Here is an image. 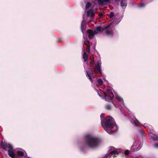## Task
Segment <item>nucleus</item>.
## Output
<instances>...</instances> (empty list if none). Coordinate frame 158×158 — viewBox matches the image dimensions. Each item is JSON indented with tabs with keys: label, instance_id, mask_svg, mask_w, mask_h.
<instances>
[{
	"label": "nucleus",
	"instance_id": "obj_1",
	"mask_svg": "<svg viewBox=\"0 0 158 158\" xmlns=\"http://www.w3.org/2000/svg\"><path fill=\"white\" fill-rule=\"evenodd\" d=\"M115 122L114 118L111 117H106L101 122V125L105 130L108 133H113L115 130L112 129L115 126Z\"/></svg>",
	"mask_w": 158,
	"mask_h": 158
},
{
	"label": "nucleus",
	"instance_id": "obj_2",
	"mask_svg": "<svg viewBox=\"0 0 158 158\" xmlns=\"http://www.w3.org/2000/svg\"><path fill=\"white\" fill-rule=\"evenodd\" d=\"M100 141V139L98 137L87 136L85 141V144L87 148L94 149L98 146Z\"/></svg>",
	"mask_w": 158,
	"mask_h": 158
},
{
	"label": "nucleus",
	"instance_id": "obj_3",
	"mask_svg": "<svg viewBox=\"0 0 158 158\" xmlns=\"http://www.w3.org/2000/svg\"><path fill=\"white\" fill-rule=\"evenodd\" d=\"M94 72L96 74H100L101 75L102 74L101 69V65L100 64L98 60H97L95 64V67L94 68H90V71H86V76L89 78V79L92 83L93 82L92 78L94 77Z\"/></svg>",
	"mask_w": 158,
	"mask_h": 158
},
{
	"label": "nucleus",
	"instance_id": "obj_4",
	"mask_svg": "<svg viewBox=\"0 0 158 158\" xmlns=\"http://www.w3.org/2000/svg\"><path fill=\"white\" fill-rule=\"evenodd\" d=\"M110 148L109 153L106 156L107 158H110L111 156H112L113 158L117 157L119 152L118 151V150L115 149L113 147H111Z\"/></svg>",
	"mask_w": 158,
	"mask_h": 158
},
{
	"label": "nucleus",
	"instance_id": "obj_5",
	"mask_svg": "<svg viewBox=\"0 0 158 158\" xmlns=\"http://www.w3.org/2000/svg\"><path fill=\"white\" fill-rule=\"evenodd\" d=\"M104 96L106 100L110 102L113 98L114 95L112 92L109 90H107L106 93L105 94Z\"/></svg>",
	"mask_w": 158,
	"mask_h": 158
},
{
	"label": "nucleus",
	"instance_id": "obj_6",
	"mask_svg": "<svg viewBox=\"0 0 158 158\" xmlns=\"http://www.w3.org/2000/svg\"><path fill=\"white\" fill-rule=\"evenodd\" d=\"M1 145L3 149L7 152L13 148L12 146L9 143L2 142Z\"/></svg>",
	"mask_w": 158,
	"mask_h": 158
},
{
	"label": "nucleus",
	"instance_id": "obj_7",
	"mask_svg": "<svg viewBox=\"0 0 158 158\" xmlns=\"http://www.w3.org/2000/svg\"><path fill=\"white\" fill-rule=\"evenodd\" d=\"M9 156L12 158H17V156L16 152L14 150L13 148L8 152Z\"/></svg>",
	"mask_w": 158,
	"mask_h": 158
},
{
	"label": "nucleus",
	"instance_id": "obj_8",
	"mask_svg": "<svg viewBox=\"0 0 158 158\" xmlns=\"http://www.w3.org/2000/svg\"><path fill=\"white\" fill-rule=\"evenodd\" d=\"M88 34V36L89 39H92L95 35V33H94L93 31L91 29L88 30L87 31Z\"/></svg>",
	"mask_w": 158,
	"mask_h": 158
},
{
	"label": "nucleus",
	"instance_id": "obj_9",
	"mask_svg": "<svg viewBox=\"0 0 158 158\" xmlns=\"http://www.w3.org/2000/svg\"><path fill=\"white\" fill-rule=\"evenodd\" d=\"M110 25L111 24H110L109 25L105 27L104 28L101 27H98L96 28V30L98 32H102L105 29H107L109 28Z\"/></svg>",
	"mask_w": 158,
	"mask_h": 158
},
{
	"label": "nucleus",
	"instance_id": "obj_10",
	"mask_svg": "<svg viewBox=\"0 0 158 158\" xmlns=\"http://www.w3.org/2000/svg\"><path fill=\"white\" fill-rule=\"evenodd\" d=\"M140 147L139 145L137 144L135 145L134 144L132 145L131 146V148L133 149V151H136L139 150L140 149Z\"/></svg>",
	"mask_w": 158,
	"mask_h": 158
},
{
	"label": "nucleus",
	"instance_id": "obj_11",
	"mask_svg": "<svg viewBox=\"0 0 158 158\" xmlns=\"http://www.w3.org/2000/svg\"><path fill=\"white\" fill-rule=\"evenodd\" d=\"M87 15L90 17H93L94 15V10L91 9L87 11Z\"/></svg>",
	"mask_w": 158,
	"mask_h": 158
},
{
	"label": "nucleus",
	"instance_id": "obj_12",
	"mask_svg": "<svg viewBox=\"0 0 158 158\" xmlns=\"http://www.w3.org/2000/svg\"><path fill=\"white\" fill-rule=\"evenodd\" d=\"M110 1V0H98V4L100 5H102L104 2H108Z\"/></svg>",
	"mask_w": 158,
	"mask_h": 158
},
{
	"label": "nucleus",
	"instance_id": "obj_13",
	"mask_svg": "<svg viewBox=\"0 0 158 158\" xmlns=\"http://www.w3.org/2000/svg\"><path fill=\"white\" fill-rule=\"evenodd\" d=\"M23 151H20V156H24L25 158H26L27 156V154L25 151L23 150Z\"/></svg>",
	"mask_w": 158,
	"mask_h": 158
},
{
	"label": "nucleus",
	"instance_id": "obj_14",
	"mask_svg": "<svg viewBox=\"0 0 158 158\" xmlns=\"http://www.w3.org/2000/svg\"><path fill=\"white\" fill-rule=\"evenodd\" d=\"M82 58L84 59V62H86L88 60V55L86 52H85L84 53L83 55Z\"/></svg>",
	"mask_w": 158,
	"mask_h": 158
},
{
	"label": "nucleus",
	"instance_id": "obj_15",
	"mask_svg": "<svg viewBox=\"0 0 158 158\" xmlns=\"http://www.w3.org/2000/svg\"><path fill=\"white\" fill-rule=\"evenodd\" d=\"M121 5L122 7H126L127 5V3L126 0H122L121 2Z\"/></svg>",
	"mask_w": 158,
	"mask_h": 158
},
{
	"label": "nucleus",
	"instance_id": "obj_16",
	"mask_svg": "<svg viewBox=\"0 0 158 158\" xmlns=\"http://www.w3.org/2000/svg\"><path fill=\"white\" fill-rule=\"evenodd\" d=\"M105 33L107 35H110L113 36V31L112 30H107L105 31Z\"/></svg>",
	"mask_w": 158,
	"mask_h": 158
},
{
	"label": "nucleus",
	"instance_id": "obj_17",
	"mask_svg": "<svg viewBox=\"0 0 158 158\" xmlns=\"http://www.w3.org/2000/svg\"><path fill=\"white\" fill-rule=\"evenodd\" d=\"M105 108L107 110H110L112 109V107L109 104H106L105 106Z\"/></svg>",
	"mask_w": 158,
	"mask_h": 158
},
{
	"label": "nucleus",
	"instance_id": "obj_18",
	"mask_svg": "<svg viewBox=\"0 0 158 158\" xmlns=\"http://www.w3.org/2000/svg\"><path fill=\"white\" fill-rule=\"evenodd\" d=\"M97 82L99 85H102L103 84V81L101 79H98Z\"/></svg>",
	"mask_w": 158,
	"mask_h": 158
},
{
	"label": "nucleus",
	"instance_id": "obj_19",
	"mask_svg": "<svg viewBox=\"0 0 158 158\" xmlns=\"http://www.w3.org/2000/svg\"><path fill=\"white\" fill-rule=\"evenodd\" d=\"M152 139L154 141H158V135H155L152 137Z\"/></svg>",
	"mask_w": 158,
	"mask_h": 158
},
{
	"label": "nucleus",
	"instance_id": "obj_20",
	"mask_svg": "<svg viewBox=\"0 0 158 158\" xmlns=\"http://www.w3.org/2000/svg\"><path fill=\"white\" fill-rule=\"evenodd\" d=\"M91 3L90 2H87L85 6L86 9H87L88 8L90 7V6H91Z\"/></svg>",
	"mask_w": 158,
	"mask_h": 158
},
{
	"label": "nucleus",
	"instance_id": "obj_21",
	"mask_svg": "<svg viewBox=\"0 0 158 158\" xmlns=\"http://www.w3.org/2000/svg\"><path fill=\"white\" fill-rule=\"evenodd\" d=\"M139 6L140 7H144L145 6V5H144V3L141 2L139 3L138 4Z\"/></svg>",
	"mask_w": 158,
	"mask_h": 158
},
{
	"label": "nucleus",
	"instance_id": "obj_22",
	"mask_svg": "<svg viewBox=\"0 0 158 158\" xmlns=\"http://www.w3.org/2000/svg\"><path fill=\"white\" fill-rule=\"evenodd\" d=\"M117 98L119 101L121 102L122 103H123V99L122 98L120 97H117Z\"/></svg>",
	"mask_w": 158,
	"mask_h": 158
},
{
	"label": "nucleus",
	"instance_id": "obj_23",
	"mask_svg": "<svg viewBox=\"0 0 158 158\" xmlns=\"http://www.w3.org/2000/svg\"><path fill=\"white\" fill-rule=\"evenodd\" d=\"M114 16V14L113 12H111L110 14L109 17L110 18H112Z\"/></svg>",
	"mask_w": 158,
	"mask_h": 158
},
{
	"label": "nucleus",
	"instance_id": "obj_24",
	"mask_svg": "<svg viewBox=\"0 0 158 158\" xmlns=\"http://www.w3.org/2000/svg\"><path fill=\"white\" fill-rule=\"evenodd\" d=\"M130 152V151L128 150L125 151L124 152V154L126 155H129Z\"/></svg>",
	"mask_w": 158,
	"mask_h": 158
},
{
	"label": "nucleus",
	"instance_id": "obj_25",
	"mask_svg": "<svg viewBox=\"0 0 158 158\" xmlns=\"http://www.w3.org/2000/svg\"><path fill=\"white\" fill-rule=\"evenodd\" d=\"M139 131V133L142 135H143V131L142 130H138Z\"/></svg>",
	"mask_w": 158,
	"mask_h": 158
},
{
	"label": "nucleus",
	"instance_id": "obj_26",
	"mask_svg": "<svg viewBox=\"0 0 158 158\" xmlns=\"http://www.w3.org/2000/svg\"><path fill=\"white\" fill-rule=\"evenodd\" d=\"M98 15L100 17H102L103 16V14L102 13V12H100L99 13V14H98Z\"/></svg>",
	"mask_w": 158,
	"mask_h": 158
},
{
	"label": "nucleus",
	"instance_id": "obj_27",
	"mask_svg": "<svg viewBox=\"0 0 158 158\" xmlns=\"http://www.w3.org/2000/svg\"><path fill=\"white\" fill-rule=\"evenodd\" d=\"M113 103L114 104V106H115L116 107L118 108V107H119V106L118 104H116L114 102H113Z\"/></svg>",
	"mask_w": 158,
	"mask_h": 158
},
{
	"label": "nucleus",
	"instance_id": "obj_28",
	"mask_svg": "<svg viewBox=\"0 0 158 158\" xmlns=\"http://www.w3.org/2000/svg\"><path fill=\"white\" fill-rule=\"evenodd\" d=\"M94 58H93V60H92L90 61V64H94Z\"/></svg>",
	"mask_w": 158,
	"mask_h": 158
},
{
	"label": "nucleus",
	"instance_id": "obj_29",
	"mask_svg": "<svg viewBox=\"0 0 158 158\" xmlns=\"http://www.w3.org/2000/svg\"><path fill=\"white\" fill-rule=\"evenodd\" d=\"M154 147L156 148H158V143H156L154 145Z\"/></svg>",
	"mask_w": 158,
	"mask_h": 158
},
{
	"label": "nucleus",
	"instance_id": "obj_30",
	"mask_svg": "<svg viewBox=\"0 0 158 158\" xmlns=\"http://www.w3.org/2000/svg\"><path fill=\"white\" fill-rule=\"evenodd\" d=\"M57 42H61V38H58L57 40Z\"/></svg>",
	"mask_w": 158,
	"mask_h": 158
},
{
	"label": "nucleus",
	"instance_id": "obj_31",
	"mask_svg": "<svg viewBox=\"0 0 158 158\" xmlns=\"http://www.w3.org/2000/svg\"><path fill=\"white\" fill-rule=\"evenodd\" d=\"M134 124L136 126H138L135 122L134 123Z\"/></svg>",
	"mask_w": 158,
	"mask_h": 158
},
{
	"label": "nucleus",
	"instance_id": "obj_32",
	"mask_svg": "<svg viewBox=\"0 0 158 158\" xmlns=\"http://www.w3.org/2000/svg\"><path fill=\"white\" fill-rule=\"evenodd\" d=\"M120 0H115L116 1H119Z\"/></svg>",
	"mask_w": 158,
	"mask_h": 158
},
{
	"label": "nucleus",
	"instance_id": "obj_33",
	"mask_svg": "<svg viewBox=\"0 0 158 158\" xmlns=\"http://www.w3.org/2000/svg\"><path fill=\"white\" fill-rule=\"evenodd\" d=\"M18 154L19 155V151L18 152Z\"/></svg>",
	"mask_w": 158,
	"mask_h": 158
},
{
	"label": "nucleus",
	"instance_id": "obj_34",
	"mask_svg": "<svg viewBox=\"0 0 158 158\" xmlns=\"http://www.w3.org/2000/svg\"><path fill=\"white\" fill-rule=\"evenodd\" d=\"M85 44L86 45H87V44Z\"/></svg>",
	"mask_w": 158,
	"mask_h": 158
},
{
	"label": "nucleus",
	"instance_id": "obj_35",
	"mask_svg": "<svg viewBox=\"0 0 158 158\" xmlns=\"http://www.w3.org/2000/svg\"><path fill=\"white\" fill-rule=\"evenodd\" d=\"M27 158H30V157H28Z\"/></svg>",
	"mask_w": 158,
	"mask_h": 158
}]
</instances>
